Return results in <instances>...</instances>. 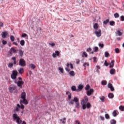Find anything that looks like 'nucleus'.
I'll return each instance as SVG.
<instances>
[{
	"label": "nucleus",
	"instance_id": "obj_35",
	"mask_svg": "<svg viewBox=\"0 0 124 124\" xmlns=\"http://www.w3.org/2000/svg\"><path fill=\"white\" fill-rule=\"evenodd\" d=\"M108 23H109V19H107L103 22V24H104V25H107Z\"/></svg>",
	"mask_w": 124,
	"mask_h": 124
},
{
	"label": "nucleus",
	"instance_id": "obj_49",
	"mask_svg": "<svg viewBox=\"0 0 124 124\" xmlns=\"http://www.w3.org/2000/svg\"><path fill=\"white\" fill-rule=\"evenodd\" d=\"M104 64L106 66H108V65H109V63H107V61H105L104 62Z\"/></svg>",
	"mask_w": 124,
	"mask_h": 124
},
{
	"label": "nucleus",
	"instance_id": "obj_34",
	"mask_svg": "<svg viewBox=\"0 0 124 124\" xmlns=\"http://www.w3.org/2000/svg\"><path fill=\"white\" fill-rule=\"evenodd\" d=\"M119 108L120 111H124V106H120Z\"/></svg>",
	"mask_w": 124,
	"mask_h": 124
},
{
	"label": "nucleus",
	"instance_id": "obj_40",
	"mask_svg": "<svg viewBox=\"0 0 124 124\" xmlns=\"http://www.w3.org/2000/svg\"><path fill=\"white\" fill-rule=\"evenodd\" d=\"M114 16L115 18H119L120 17V15H119V14L116 13L114 14Z\"/></svg>",
	"mask_w": 124,
	"mask_h": 124
},
{
	"label": "nucleus",
	"instance_id": "obj_30",
	"mask_svg": "<svg viewBox=\"0 0 124 124\" xmlns=\"http://www.w3.org/2000/svg\"><path fill=\"white\" fill-rule=\"evenodd\" d=\"M102 86H106V85H107V81L106 80L102 81Z\"/></svg>",
	"mask_w": 124,
	"mask_h": 124
},
{
	"label": "nucleus",
	"instance_id": "obj_9",
	"mask_svg": "<svg viewBox=\"0 0 124 124\" xmlns=\"http://www.w3.org/2000/svg\"><path fill=\"white\" fill-rule=\"evenodd\" d=\"M21 108L22 110H24V108H25V106H24V105H21V106H20V105L19 104H17L16 105V112H19V109Z\"/></svg>",
	"mask_w": 124,
	"mask_h": 124
},
{
	"label": "nucleus",
	"instance_id": "obj_1",
	"mask_svg": "<svg viewBox=\"0 0 124 124\" xmlns=\"http://www.w3.org/2000/svg\"><path fill=\"white\" fill-rule=\"evenodd\" d=\"M88 96L84 97V100H82L81 104L82 105L83 110H85L86 108H87V109H90V108L92 107V105H91V103H87V102H88Z\"/></svg>",
	"mask_w": 124,
	"mask_h": 124
},
{
	"label": "nucleus",
	"instance_id": "obj_64",
	"mask_svg": "<svg viewBox=\"0 0 124 124\" xmlns=\"http://www.w3.org/2000/svg\"><path fill=\"white\" fill-rule=\"evenodd\" d=\"M96 67H97V69H100V66H98V65H97L96 66Z\"/></svg>",
	"mask_w": 124,
	"mask_h": 124
},
{
	"label": "nucleus",
	"instance_id": "obj_29",
	"mask_svg": "<svg viewBox=\"0 0 124 124\" xmlns=\"http://www.w3.org/2000/svg\"><path fill=\"white\" fill-rule=\"evenodd\" d=\"M117 112H118V110H114L112 112V115L113 117H117Z\"/></svg>",
	"mask_w": 124,
	"mask_h": 124
},
{
	"label": "nucleus",
	"instance_id": "obj_19",
	"mask_svg": "<svg viewBox=\"0 0 124 124\" xmlns=\"http://www.w3.org/2000/svg\"><path fill=\"white\" fill-rule=\"evenodd\" d=\"M21 98H22V99H26V93L25 92H23L21 93Z\"/></svg>",
	"mask_w": 124,
	"mask_h": 124
},
{
	"label": "nucleus",
	"instance_id": "obj_10",
	"mask_svg": "<svg viewBox=\"0 0 124 124\" xmlns=\"http://www.w3.org/2000/svg\"><path fill=\"white\" fill-rule=\"evenodd\" d=\"M94 33L96 34L97 37H100V36H101V30L99 29L98 30H95L94 31Z\"/></svg>",
	"mask_w": 124,
	"mask_h": 124
},
{
	"label": "nucleus",
	"instance_id": "obj_11",
	"mask_svg": "<svg viewBox=\"0 0 124 124\" xmlns=\"http://www.w3.org/2000/svg\"><path fill=\"white\" fill-rule=\"evenodd\" d=\"M108 89H110L111 92H114V91H115V88H114L113 84H112L111 83H108Z\"/></svg>",
	"mask_w": 124,
	"mask_h": 124
},
{
	"label": "nucleus",
	"instance_id": "obj_8",
	"mask_svg": "<svg viewBox=\"0 0 124 124\" xmlns=\"http://www.w3.org/2000/svg\"><path fill=\"white\" fill-rule=\"evenodd\" d=\"M15 83L17 84V86L19 87V88H20V89L23 88V86H22V85H24V81H18L15 80Z\"/></svg>",
	"mask_w": 124,
	"mask_h": 124
},
{
	"label": "nucleus",
	"instance_id": "obj_42",
	"mask_svg": "<svg viewBox=\"0 0 124 124\" xmlns=\"http://www.w3.org/2000/svg\"><path fill=\"white\" fill-rule=\"evenodd\" d=\"M2 43L3 45H6V44H7V42L4 40H3L2 41Z\"/></svg>",
	"mask_w": 124,
	"mask_h": 124
},
{
	"label": "nucleus",
	"instance_id": "obj_26",
	"mask_svg": "<svg viewBox=\"0 0 124 124\" xmlns=\"http://www.w3.org/2000/svg\"><path fill=\"white\" fill-rule=\"evenodd\" d=\"M82 58H84V57L85 58H87L88 57V54H87V52H83V53L82 54Z\"/></svg>",
	"mask_w": 124,
	"mask_h": 124
},
{
	"label": "nucleus",
	"instance_id": "obj_18",
	"mask_svg": "<svg viewBox=\"0 0 124 124\" xmlns=\"http://www.w3.org/2000/svg\"><path fill=\"white\" fill-rule=\"evenodd\" d=\"M110 73L111 75H114V74H116V70L114 69H111L110 70Z\"/></svg>",
	"mask_w": 124,
	"mask_h": 124
},
{
	"label": "nucleus",
	"instance_id": "obj_51",
	"mask_svg": "<svg viewBox=\"0 0 124 124\" xmlns=\"http://www.w3.org/2000/svg\"><path fill=\"white\" fill-rule=\"evenodd\" d=\"M49 45L51 46V47H54V46H55V43H49Z\"/></svg>",
	"mask_w": 124,
	"mask_h": 124
},
{
	"label": "nucleus",
	"instance_id": "obj_33",
	"mask_svg": "<svg viewBox=\"0 0 124 124\" xmlns=\"http://www.w3.org/2000/svg\"><path fill=\"white\" fill-rule=\"evenodd\" d=\"M105 56L106 58H108V57H109L110 56V54H109V53H108V52L106 51L105 53Z\"/></svg>",
	"mask_w": 124,
	"mask_h": 124
},
{
	"label": "nucleus",
	"instance_id": "obj_60",
	"mask_svg": "<svg viewBox=\"0 0 124 124\" xmlns=\"http://www.w3.org/2000/svg\"><path fill=\"white\" fill-rule=\"evenodd\" d=\"M65 70L66 71H68V72H69L70 71V70L68 68H65Z\"/></svg>",
	"mask_w": 124,
	"mask_h": 124
},
{
	"label": "nucleus",
	"instance_id": "obj_58",
	"mask_svg": "<svg viewBox=\"0 0 124 124\" xmlns=\"http://www.w3.org/2000/svg\"><path fill=\"white\" fill-rule=\"evenodd\" d=\"M87 52H91L92 51V48H87Z\"/></svg>",
	"mask_w": 124,
	"mask_h": 124
},
{
	"label": "nucleus",
	"instance_id": "obj_16",
	"mask_svg": "<svg viewBox=\"0 0 124 124\" xmlns=\"http://www.w3.org/2000/svg\"><path fill=\"white\" fill-rule=\"evenodd\" d=\"M114 63H115V61L114 60L111 61V62L109 63V64L110 68H112V67H114Z\"/></svg>",
	"mask_w": 124,
	"mask_h": 124
},
{
	"label": "nucleus",
	"instance_id": "obj_13",
	"mask_svg": "<svg viewBox=\"0 0 124 124\" xmlns=\"http://www.w3.org/2000/svg\"><path fill=\"white\" fill-rule=\"evenodd\" d=\"M8 34V33L7 32V31H5L2 32L1 35L2 36V38H5Z\"/></svg>",
	"mask_w": 124,
	"mask_h": 124
},
{
	"label": "nucleus",
	"instance_id": "obj_44",
	"mask_svg": "<svg viewBox=\"0 0 124 124\" xmlns=\"http://www.w3.org/2000/svg\"><path fill=\"white\" fill-rule=\"evenodd\" d=\"M105 117L106 118V119H110V116H109V114H106L105 115Z\"/></svg>",
	"mask_w": 124,
	"mask_h": 124
},
{
	"label": "nucleus",
	"instance_id": "obj_17",
	"mask_svg": "<svg viewBox=\"0 0 124 124\" xmlns=\"http://www.w3.org/2000/svg\"><path fill=\"white\" fill-rule=\"evenodd\" d=\"M116 34L119 35V36H122L123 35V32H121V31L118 30L115 32Z\"/></svg>",
	"mask_w": 124,
	"mask_h": 124
},
{
	"label": "nucleus",
	"instance_id": "obj_54",
	"mask_svg": "<svg viewBox=\"0 0 124 124\" xmlns=\"http://www.w3.org/2000/svg\"><path fill=\"white\" fill-rule=\"evenodd\" d=\"M121 21L122 22H124V16H121Z\"/></svg>",
	"mask_w": 124,
	"mask_h": 124
},
{
	"label": "nucleus",
	"instance_id": "obj_56",
	"mask_svg": "<svg viewBox=\"0 0 124 124\" xmlns=\"http://www.w3.org/2000/svg\"><path fill=\"white\" fill-rule=\"evenodd\" d=\"M52 57H53V58H57V54H56L55 53H53L52 54Z\"/></svg>",
	"mask_w": 124,
	"mask_h": 124
},
{
	"label": "nucleus",
	"instance_id": "obj_5",
	"mask_svg": "<svg viewBox=\"0 0 124 124\" xmlns=\"http://www.w3.org/2000/svg\"><path fill=\"white\" fill-rule=\"evenodd\" d=\"M18 76V72L16 70H14L12 71V73L11 75V78L13 79V80H15L17 78V76Z\"/></svg>",
	"mask_w": 124,
	"mask_h": 124
},
{
	"label": "nucleus",
	"instance_id": "obj_52",
	"mask_svg": "<svg viewBox=\"0 0 124 124\" xmlns=\"http://www.w3.org/2000/svg\"><path fill=\"white\" fill-rule=\"evenodd\" d=\"M68 99H71V93L68 95Z\"/></svg>",
	"mask_w": 124,
	"mask_h": 124
},
{
	"label": "nucleus",
	"instance_id": "obj_39",
	"mask_svg": "<svg viewBox=\"0 0 124 124\" xmlns=\"http://www.w3.org/2000/svg\"><path fill=\"white\" fill-rule=\"evenodd\" d=\"M110 26H115V21H109Z\"/></svg>",
	"mask_w": 124,
	"mask_h": 124
},
{
	"label": "nucleus",
	"instance_id": "obj_55",
	"mask_svg": "<svg viewBox=\"0 0 124 124\" xmlns=\"http://www.w3.org/2000/svg\"><path fill=\"white\" fill-rule=\"evenodd\" d=\"M99 47H101V48H103V47H104V45L102 44H99Z\"/></svg>",
	"mask_w": 124,
	"mask_h": 124
},
{
	"label": "nucleus",
	"instance_id": "obj_62",
	"mask_svg": "<svg viewBox=\"0 0 124 124\" xmlns=\"http://www.w3.org/2000/svg\"><path fill=\"white\" fill-rule=\"evenodd\" d=\"M76 63H77V64H78V63H80V60H78L76 62Z\"/></svg>",
	"mask_w": 124,
	"mask_h": 124
},
{
	"label": "nucleus",
	"instance_id": "obj_37",
	"mask_svg": "<svg viewBox=\"0 0 124 124\" xmlns=\"http://www.w3.org/2000/svg\"><path fill=\"white\" fill-rule=\"evenodd\" d=\"M71 90L72 91H73V92H75V91H76V86H72Z\"/></svg>",
	"mask_w": 124,
	"mask_h": 124
},
{
	"label": "nucleus",
	"instance_id": "obj_15",
	"mask_svg": "<svg viewBox=\"0 0 124 124\" xmlns=\"http://www.w3.org/2000/svg\"><path fill=\"white\" fill-rule=\"evenodd\" d=\"M18 71L19 73V74H23L24 72H25V71L24 70V68H20L18 69Z\"/></svg>",
	"mask_w": 124,
	"mask_h": 124
},
{
	"label": "nucleus",
	"instance_id": "obj_28",
	"mask_svg": "<svg viewBox=\"0 0 124 124\" xmlns=\"http://www.w3.org/2000/svg\"><path fill=\"white\" fill-rule=\"evenodd\" d=\"M69 65H70V68L71 69H73V65L71 63H68L66 64V66H67V67H69Z\"/></svg>",
	"mask_w": 124,
	"mask_h": 124
},
{
	"label": "nucleus",
	"instance_id": "obj_45",
	"mask_svg": "<svg viewBox=\"0 0 124 124\" xmlns=\"http://www.w3.org/2000/svg\"><path fill=\"white\" fill-rule=\"evenodd\" d=\"M59 69L60 70V72H61V73H63V68H62L60 67L59 68Z\"/></svg>",
	"mask_w": 124,
	"mask_h": 124
},
{
	"label": "nucleus",
	"instance_id": "obj_27",
	"mask_svg": "<svg viewBox=\"0 0 124 124\" xmlns=\"http://www.w3.org/2000/svg\"><path fill=\"white\" fill-rule=\"evenodd\" d=\"M69 74L71 76H75V73L74 72V71H71L69 72Z\"/></svg>",
	"mask_w": 124,
	"mask_h": 124
},
{
	"label": "nucleus",
	"instance_id": "obj_31",
	"mask_svg": "<svg viewBox=\"0 0 124 124\" xmlns=\"http://www.w3.org/2000/svg\"><path fill=\"white\" fill-rule=\"evenodd\" d=\"M91 89V86H90V85L87 84L85 87V90L86 91H89Z\"/></svg>",
	"mask_w": 124,
	"mask_h": 124
},
{
	"label": "nucleus",
	"instance_id": "obj_25",
	"mask_svg": "<svg viewBox=\"0 0 124 124\" xmlns=\"http://www.w3.org/2000/svg\"><path fill=\"white\" fill-rule=\"evenodd\" d=\"M93 29L94 30H97L98 29V24L97 23H95L93 25Z\"/></svg>",
	"mask_w": 124,
	"mask_h": 124
},
{
	"label": "nucleus",
	"instance_id": "obj_14",
	"mask_svg": "<svg viewBox=\"0 0 124 124\" xmlns=\"http://www.w3.org/2000/svg\"><path fill=\"white\" fill-rule=\"evenodd\" d=\"M19 102L20 104L21 103H23V104H25V105H27V104H28V101L26 99H23V100H20Z\"/></svg>",
	"mask_w": 124,
	"mask_h": 124
},
{
	"label": "nucleus",
	"instance_id": "obj_63",
	"mask_svg": "<svg viewBox=\"0 0 124 124\" xmlns=\"http://www.w3.org/2000/svg\"><path fill=\"white\" fill-rule=\"evenodd\" d=\"M0 27H3V23L0 22Z\"/></svg>",
	"mask_w": 124,
	"mask_h": 124
},
{
	"label": "nucleus",
	"instance_id": "obj_46",
	"mask_svg": "<svg viewBox=\"0 0 124 124\" xmlns=\"http://www.w3.org/2000/svg\"><path fill=\"white\" fill-rule=\"evenodd\" d=\"M90 65V64H89V63H87V62H85L83 64V66H84V67H86V66H89Z\"/></svg>",
	"mask_w": 124,
	"mask_h": 124
},
{
	"label": "nucleus",
	"instance_id": "obj_3",
	"mask_svg": "<svg viewBox=\"0 0 124 124\" xmlns=\"http://www.w3.org/2000/svg\"><path fill=\"white\" fill-rule=\"evenodd\" d=\"M12 119L13 121H16V122L17 124H22V120L18 114L16 113H13L12 115Z\"/></svg>",
	"mask_w": 124,
	"mask_h": 124
},
{
	"label": "nucleus",
	"instance_id": "obj_43",
	"mask_svg": "<svg viewBox=\"0 0 124 124\" xmlns=\"http://www.w3.org/2000/svg\"><path fill=\"white\" fill-rule=\"evenodd\" d=\"M115 53H117V54H119L120 53V49L118 48H116L115 49Z\"/></svg>",
	"mask_w": 124,
	"mask_h": 124
},
{
	"label": "nucleus",
	"instance_id": "obj_38",
	"mask_svg": "<svg viewBox=\"0 0 124 124\" xmlns=\"http://www.w3.org/2000/svg\"><path fill=\"white\" fill-rule=\"evenodd\" d=\"M116 120L112 119L110 121V124H116Z\"/></svg>",
	"mask_w": 124,
	"mask_h": 124
},
{
	"label": "nucleus",
	"instance_id": "obj_21",
	"mask_svg": "<svg viewBox=\"0 0 124 124\" xmlns=\"http://www.w3.org/2000/svg\"><path fill=\"white\" fill-rule=\"evenodd\" d=\"M18 54H19V56L22 57H23L24 52H23V50H22L21 49H19L18 50Z\"/></svg>",
	"mask_w": 124,
	"mask_h": 124
},
{
	"label": "nucleus",
	"instance_id": "obj_4",
	"mask_svg": "<svg viewBox=\"0 0 124 124\" xmlns=\"http://www.w3.org/2000/svg\"><path fill=\"white\" fill-rule=\"evenodd\" d=\"M8 90L9 93H17V87L15 85L10 86Z\"/></svg>",
	"mask_w": 124,
	"mask_h": 124
},
{
	"label": "nucleus",
	"instance_id": "obj_6",
	"mask_svg": "<svg viewBox=\"0 0 124 124\" xmlns=\"http://www.w3.org/2000/svg\"><path fill=\"white\" fill-rule=\"evenodd\" d=\"M12 60L14 61V62H10L8 64V67L9 68H11L12 67H13V64H16L17 63V61H16V58L15 57H12Z\"/></svg>",
	"mask_w": 124,
	"mask_h": 124
},
{
	"label": "nucleus",
	"instance_id": "obj_36",
	"mask_svg": "<svg viewBox=\"0 0 124 124\" xmlns=\"http://www.w3.org/2000/svg\"><path fill=\"white\" fill-rule=\"evenodd\" d=\"M11 51L13 53H16V52H17V50H16V49H15V48H14V47L11 48Z\"/></svg>",
	"mask_w": 124,
	"mask_h": 124
},
{
	"label": "nucleus",
	"instance_id": "obj_47",
	"mask_svg": "<svg viewBox=\"0 0 124 124\" xmlns=\"http://www.w3.org/2000/svg\"><path fill=\"white\" fill-rule=\"evenodd\" d=\"M27 36H28V34L25 33L21 35V37H27Z\"/></svg>",
	"mask_w": 124,
	"mask_h": 124
},
{
	"label": "nucleus",
	"instance_id": "obj_53",
	"mask_svg": "<svg viewBox=\"0 0 124 124\" xmlns=\"http://www.w3.org/2000/svg\"><path fill=\"white\" fill-rule=\"evenodd\" d=\"M98 51V47L95 46L94 47V52H97Z\"/></svg>",
	"mask_w": 124,
	"mask_h": 124
},
{
	"label": "nucleus",
	"instance_id": "obj_22",
	"mask_svg": "<svg viewBox=\"0 0 124 124\" xmlns=\"http://www.w3.org/2000/svg\"><path fill=\"white\" fill-rule=\"evenodd\" d=\"M100 100L102 101V102H104V101H105V96H102L101 97H99Z\"/></svg>",
	"mask_w": 124,
	"mask_h": 124
},
{
	"label": "nucleus",
	"instance_id": "obj_23",
	"mask_svg": "<svg viewBox=\"0 0 124 124\" xmlns=\"http://www.w3.org/2000/svg\"><path fill=\"white\" fill-rule=\"evenodd\" d=\"M29 66L31 67V69H34V68L36 67L35 65L32 63L29 64Z\"/></svg>",
	"mask_w": 124,
	"mask_h": 124
},
{
	"label": "nucleus",
	"instance_id": "obj_20",
	"mask_svg": "<svg viewBox=\"0 0 124 124\" xmlns=\"http://www.w3.org/2000/svg\"><path fill=\"white\" fill-rule=\"evenodd\" d=\"M83 88H84V86L82 84L79 85L78 87V89L79 91H82V90H83Z\"/></svg>",
	"mask_w": 124,
	"mask_h": 124
},
{
	"label": "nucleus",
	"instance_id": "obj_2",
	"mask_svg": "<svg viewBox=\"0 0 124 124\" xmlns=\"http://www.w3.org/2000/svg\"><path fill=\"white\" fill-rule=\"evenodd\" d=\"M74 102H75V106L76 108H80V103H79V99L76 97H74L73 99L69 100L68 103L71 104V105H73L74 104Z\"/></svg>",
	"mask_w": 124,
	"mask_h": 124
},
{
	"label": "nucleus",
	"instance_id": "obj_12",
	"mask_svg": "<svg viewBox=\"0 0 124 124\" xmlns=\"http://www.w3.org/2000/svg\"><path fill=\"white\" fill-rule=\"evenodd\" d=\"M93 89H90V90H88L87 92V94L88 96H90V95H92L93 93Z\"/></svg>",
	"mask_w": 124,
	"mask_h": 124
},
{
	"label": "nucleus",
	"instance_id": "obj_41",
	"mask_svg": "<svg viewBox=\"0 0 124 124\" xmlns=\"http://www.w3.org/2000/svg\"><path fill=\"white\" fill-rule=\"evenodd\" d=\"M10 39H11V41H12L13 42V41H14V40H15V37L14 36L11 35L10 36Z\"/></svg>",
	"mask_w": 124,
	"mask_h": 124
},
{
	"label": "nucleus",
	"instance_id": "obj_32",
	"mask_svg": "<svg viewBox=\"0 0 124 124\" xmlns=\"http://www.w3.org/2000/svg\"><path fill=\"white\" fill-rule=\"evenodd\" d=\"M20 43L21 46H24V45H25V40H22L20 41Z\"/></svg>",
	"mask_w": 124,
	"mask_h": 124
},
{
	"label": "nucleus",
	"instance_id": "obj_48",
	"mask_svg": "<svg viewBox=\"0 0 124 124\" xmlns=\"http://www.w3.org/2000/svg\"><path fill=\"white\" fill-rule=\"evenodd\" d=\"M97 59V58H96L95 57H93V62H97V60H96Z\"/></svg>",
	"mask_w": 124,
	"mask_h": 124
},
{
	"label": "nucleus",
	"instance_id": "obj_24",
	"mask_svg": "<svg viewBox=\"0 0 124 124\" xmlns=\"http://www.w3.org/2000/svg\"><path fill=\"white\" fill-rule=\"evenodd\" d=\"M109 98H113L114 97V94L113 93H109L108 95Z\"/></svg>",
	"mask_w": 124,
	"mask_h": 124
},
{
	"label": "nucleus",
	"instance_id": "obj_57",
	"mask_svg": "<svg viewBox=\"0 0 124 124\" xmlns=\"http://www.w3.org/2000/svg\"><path fill=\"white\" fill-rule=\"evenodd\" d=\"M100 118L102 121H104V120H105V118H104V117H102V116H100Z\"/></svg>",
	"mask_w": 124,
	"mask_h": 124
},
{
	"label": "nucleus",
	"instance_id": "obj_50",
	"mask_svg": "<svg viewBox=\"0 0 124 124\" xmlns=\"http://www.w3.org/2000/svg\"><path fill=\"white\" fill-rule=\"evenodd\" d=\"M55 54H56V56H60V51H56Z\"/></svg>",
	"mask_w": 124,
	"mask_h": 124
},
{
	"label": "nucleus",
	"instance_id": "obj_7",
	"mask_svg": "<svg viewBox=\"0 0 124 124\" xmlns=\"http://www.w3.org/2000/svg\"><path fill=\"white\" fill-rule=\"evenodd\" d=\"M19 65L22 67H24V66H26V61H25V60H24V59L21 58L19 60Z\"/></svg>",
	"mask_w": 124,
	"mask_h": 124
},
{
	"label": "nucleus",
	"instance_id": "obj_59",
	"mask_svg": "<svg viewBox=\"0 0 124 124\" xmlns=\"http://www.w3.org/2000/svg\"><path fill=\"white\" fill-rule=\"evenodd\" d=\"M13 45H16V46H18V44L15 42L13 43Z\"/></svg>",
	"mask_w": 124,
	"mask_h": 124
},
{
	"label": "nucleus",
	"instance_id": "obj_61",
	"mask_svg": "<svg viewBox=\"0 0 124 124\" xmlns=\"http://www.w3.org/2000/svg\"><path fill=\"white\" fill-rule=\"evenodd\" d=\"M81 124L80 123V122H79V121L76 120V124Z\"/></svg>",
	"mask_w": 124,
	"mask_h": 124
}]
</instances>
